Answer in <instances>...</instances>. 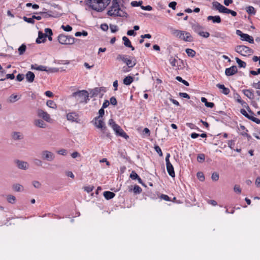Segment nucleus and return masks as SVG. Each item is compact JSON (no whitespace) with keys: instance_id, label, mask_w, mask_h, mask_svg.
<instances>
[{"instance_id":"nucleus-60","label":"nucleus","mask_w":260,"mask_h":260,"mask_svg":"<svg viewBox=\"0 0 260 260\" xmlns=\"http://www.w3.org/2000/svg\"><path fill=\"white\" fill-rule=\"evenodd\" d=\"M94 187L93 186H85L84 187V190L87 191L88 193L90 192L93 190Z\"/></svg>"},{"instance_id":"nucleus-43","label":"nucleus","mask_w":260,"mask_h":260,"mask_svg":"<svg viewBox=\"0 0 260 260\" xmlns=\"http://www.w3.org/2000/svg\"><path fill=\"white\" fill-rule=\"evenodd\" d=\"M133 191L136 194H140L142 191V188L138 185H135L133 188Z\"/></svg>"},{"instance_id":"nucleus-36","label":"nucleus","mask_w":260,"mask_h":260,"mask_svg":"<svg viewBox=\"0 0 260 260\" xmlns=\"http://www.w3.org/2000/svg\"><path fill=\"white\" fill-rule=\"evenodd\" d=\"M185 52L187 55L191 57H193L196 55V51L193 49L187 48L185 50Z\"/></svg>"},{"instance_id":"nucleus-44","label":"nucleus","mask_w":260,"mask_h":260,"mask_svg":"<svg viewBox=\"0 0 260 260\" xmlns=\"http://www.w3.org/2000/svg\"><path fill=\"white\" fill-rule=\"evenodd\" d=\"M176 79L179 82H180L181 83H182L183 84H184L185 85L187 86H188L189 85V83L185 81V80H183L181 77L180 76H177L176 77Z\"/></svg>"},{"instance_id":"nucleus-39","label":"nucleus","mask_w":260,"mask_h":260,"mask_svg":"<svg viewBox=\"0 0 260 260\" xmlns=\"http://www.w3.org/2000/svg\"><path fill=\"white\" fill-rule=\"evenodd\" d=\"M19 99L17 95L12 94L9 96V101L10 103H14Z\"/></svg>"},{"instance_id":"nucleus-23","label":"nucleus","mask_w":260,"mask_h":260,"mask_svg":"<svg viewBox=\"0 0 260 260\" xmlns=\"http://www.w3.org/2000/svg\"><path fill=\"white\" fill-rule=\"evenodd\" d=\"M102 132V134L101 135V137L102 139H104L106 137L110 138L111 135L110 133L108 132V129L106 126L104 127L103 128H101Z\"/></svg>"},{"instance_id":"nucleus-27","label":"nucleus","mask_w":260,"mask_h":260,"mask_svg":"<svg viewBox=\"0 0 260 260\" xmlns=\"http://www.w3.org/2000/svg\"><path fill=\"white\" fill-rule=\"evenodd\" d=\"M12 138L15 140H21L23 138V135L20 132H15L12 134Z\"/></svg>"},{"instance_id":"nucleus-59","label":"nucleus","mask_w":260,"mask_h":260,"mask_svg":"<svg viewBox=\"0 0 260 260\" xmlns=\"http://www.w3.org/2000/svg\"><path fill=\"white\" fill-rule=\"evenodd\" d=\"M32 185L36 188H39L41 186V184L38 181H34L32 182Z\"/></svg>"},{"instance_id":"nucleus-35","label":"nucleus","mask_w":260,"mask_h":260,"mask_svg":"<svg viewBox=\"0 0 260 260\" xmlns=\"http://www.w3.org/2000/svg\"><path fill=\"white\" fill-rule=\"evenodd\" d=\"M46 105L49 107L55 109L57 108V105L53 101L48 100L46 103Z\"/></svg>"},{"instance_id":"nucleus-4","label":"nucleus","mask_w":260,"mask_h":260,"mask_svg":"<svg viewBox=\"0 0 260 260\" xmlns=\"http://www.w3.org/2000/svg\"><path fill=\"white\" fill-rule=\"evenodd\" d=\"M212 9L215 10H217L219 13H226V14H231L233 16H237V12L229 9L222 5L218 2H213L212 3Z\"/></svg>"},{"instance_id":"nucleus-29","label":"nucleus","mask_w":260,"mask_h":260,"mask_svg":"<svg viewBox=\"0 0 260 260\" xmlns=\"http://www.w3.org/2000/svg\"><path fill=\"white\" fill-rule=\"evenodd\" d=\"M13 189L17 192H21L24 190V188L22 185L19 183L14 184L12 186Z\"/></svg>"},{"instance_id":"nucleus-18","label":"nucleus","mask_w":260,"mask_h":260,"mask_svg":"<svg viewBox=\"0 0 260 260\" xmlns=\"http://www.w3.org/2000/svg\"><path fill=\"white\" fill-rule=\"evenodd\" d=\"M94 120H95L94 124L96 127H98L99 128H103L104 127L106 126L103 120L102 119H100V118H99V117H95L94 118Z\"/></svg>"},{"instance_id":"nucleus-40","label":"nucleus","mask_w":260,"mask_h":260,"mask_svg":"<svg viewBox=\"0 0 260 260\" xmlns=\"http://www.w3.org/2000/svg\"><path fill=\"white\" fill-rule=\"evenodd\" d=\"M26 49V45L22 44L18 48V51L20 55H22L25 51Z\"/></svg>"},{"instance_id":"nucleus-8","label":"nucleus","mask_w":260,"mask_h":260,"mask_svg":"<svg viewBox=\"0 0 260 260\" xmlns=\"http://www.w3.org/2000/svg\"><path fill=\"white\" fill-rule=\"evenodd\" d=\"M236 52L243 56L250 55L253 53V50L244 45H238L235 48Z\"/></svg>"},{"instance_id":"nucleus-16","label":"nucleus","mask_w":260,"mask_h":260,"mask_svg":"<svg viewBox=\"0 0 260 260\" xmlns=\"http://www.w3.org/2000/svg\"><path fill=\"white\" fill-rule=\"evenodd\" d=\"M47 35L43 33L42 31H39L38 37L36 39V43L37 44H40L41 43H44L46 41V38Z\"/></svg>"},{"instance_id":"nucleus-63","label":"nucleus","mask_w":260,"mask_h":260,"mask_svg":"<svg viewBox=\"0 0 260 260\" xmlns=\"http://www.w3.org/2000/svg\"><path fill=\"white\" fill-rule=\"evenodd\" d=\"M249 73L252 75H257L260 74V68L258 69L257 71L251 70L249 72Z\"/></svg>"},{"instance_id":"nucleus-46","label":"nucleus","mask_w":260,"mask_h":260,"mask_svg":"<svg viewBox=\"0 0 260 260\" xmlns=\"http://www.w3.org/2000/svg\"><path fill=\"white\" fill-rule=\"evenodd\" d=\"M130 178H132L133 180H136L137 179L139 176L136 173L135 171H133L131 174H130Z\"/></svg>"},{"instance_id":"nucleus-22","label":"nucleus","mask_w":260,"mask_h":260,"mask_svg":"<svg viewBox=\"0 0 260 260\" xmlns=\"http://www.w3.org/2000/svg\"><path fill=\"white\" fill-rule=\"evenodd\" d=\"M166 166L167 170L169 175L171 176L172 177H174L175 176V174L174 170V167L172 164H167Z\"/></svg>"},{"instance_id":"nucleus-19","label":"nucleus","mask_w":260,"mask_h":260,"mask_svg":"<svg viewBox=\"0 0 260 260\" xmlns=\"http://www.w3.org/2000/svg\"><path fill=\"white\" fill-rule=\"evenodd\" d=\"M208 21L211 20L214 23H219L221 22V18L219 16H209L207 17Z\"/></svg>"},{"instance_id":"nucleus-34","label":"nucleus","mask_w":260,"mask_h":260,"mask_svg":"<svg viewBox=\"0 0 260 260\" xmlns=\"http://www.w3.org/2000/svg\"><path fill=\"white\" fill-rule=\"evenodd\" d=\"M246 12L249 15H255L256 11L254 8L252 6H248L246 8Z\"/></svg>"},{"instance_id":"nucleus-15","label":"nucleus","mask_w":260,"mask_h":260,"mask_svg":"<svg viewBox=\"0 0 260 260\" xmlns=\"http://www.w3.org/2000/svg\"><path fill=\"white\" fill-rule=\"evenodd\" d=\"M190 24L192 29L198 35L200 34L203 29V27L196 22L190 23Z\"/></svg>"},{"instance_id":"nucleus-2","label":"nucleus","mask_w":260,"mask_h":260,"mask_svg":"<svg viewBox=\"0 0 260 260\" xmlns=\"http://www.w3.org/2000/svg\"><path fill=\"white\" fill-rule=\"evenodd\" d=\"M121 0H113L112 6L107 12V15L114 17H127V14L120 8V3Z\"/></svg>"},{"instance_id":"nucleus-52","label":"nucleus","mask_w":260,"mask_h":260,"mask_svg":"<svg viewBox=\"0 0 260 260\" xmlns=\"http://www.w3.org/2000/svg\"><path fill=\"white\" fill-rule=\"evenodd\" d=\"M110 28L111 29V32L113 33L116 32L118 30V27L116 25L111 24L110 25Z\"/></svg>"},{"instance_id":"nucleus-47","label":"nucleus","mask_w":260,"mask_h":260,"mask_svg":"<svg viewBox=\"0 0 260 260\" xmlns=\"http://www.w3.org/2000/svg\"><path fill=\"white\" fill-rule=\"evenodd\" d=\"M211 178L213 181H217L219 179V174L217 172H214L212 174Z\"/></svg>"},{"instance_id":"nucleus-25","label":"nucleus","mask_w":260,"mask_h":260,"mask_svg":"<svg viewBox=\"0 0 260 260\" xmlns=\"http://www.w3.org/2000/svg\"><path fill=\"white\" fill-rule=\"evenodd\" d=\"M34 124L39 127L45 128L46 126V124L41 119H37L34 121Z\"/></svg>"},{"instance_id":"nucleus-45","label":"nucleus","mask_w":260,"mask_h":260,"mask_svg":"<svg viewBox=\"0 0 260 260\" xmlns=\"http://www.w3.org/2000/svg\"><path fill=\"white\" fill-rule=\"evenodd\" d=\"M34 164L38 167H41L43 164V161L38 158H34L33 160Z\"/></svg>"},{"instance_id":"nucleus-55","label":"nucleus","mask_w":260,"mask_h":260,"mask_svg":"<svg viewBox=\"0 0 260 260\" xmlns=\"http://www.w3.org/2000/svg\"><path fill=\"white\" fill-rule=\"evenodd\" d=\"M197 176L200 181H203L204 180L205 177L204 174L202 172H198L197 174Z\"/></svg>"},{"instance_id":"nucleus-57","label":"nucleus","mask_w":260,"mask_h":260,"mask_svg":"<svg viewBox=\"0 0 260 260\" xmlns=\"http://www.w3.org/2000/svg\"><path fill=\"white\" fill-rule=\"evenodd\" d=\"M234 190L235 192L237 193H241V189L240 187V186L238 185H235L234 187Z\"/></svg>"},{"instance_id":"nucleus-9","label":"nucleus","mask_w":260,"mask_h":260,"mask_svg":"<svg viewBox=\"0 0 260 260\" xmlns=\"http://www.w3.org/2000/svg\"><path fill=\"white\" fill-rule=\"evenodd\" d=\"M41 158L44 160L52 161L54 160L55 155L52 152L48 150H43L41 152Z\"/></svg>"},{"instance_id":"nucleus-13","label":"nucleus","mask_w":260,"mask_h":260,"mask_svg":"<svg viewBox=\"0 0 260 260\" xmlns=\"http://www.w3.org/2000/svg\"><path fill=\"white\" fill-rule=\"evenodd\" d=\"M16 166L19 169L26 170L29 168V164L27 162L17 159L15 161Z\"/></svg>"},{"instance_id":"nucleus-32","label":"nucleus","mask_w":260,"mask_h":260,"mask_svg":"<svg viewBox=\"0 0 260 260\" xmlns=\"http://www.w3.org/2000/svg\"><path fill=\"white\" fill-rule=\"evenodd\" d=\"M134 80L133 77L128 76L123 79V83L126 85H130Z\"/></svg>"},{"instance_id":"nucleus-61","label":"nucleus","mask_w":260,"mask_h":260,"mask_svg":"<svg viewBox=\"0 0 260 260\" xmlns=\"http://www.w3.org/2000/svg\"><path fill=\"white\" fill-rule=\"evenodd\" d=\"M24 75L23 74H19L16 76V80L19 82L22 81L24 79Z\"/></svg>"},{"instance_id":"nucleus-31","label":"nucleus","mask_w":260,"mask_h":260,"mask_svg":"<svg viewBox=\"0 0 260 260\" xmlns=\"http://www.w3.org/2000/svg\"><path fill=\"white\" fill-rule=\"evenodd\" d=\"M99 87H95L90 91V98L96 96L100 93Z\"/></svg>"},{"instance_id":"nucleus-50","label":"nucleus","mask_w":260,"mask_h":260,"mask_svg":"<svg viewBox=\"0 0 260 260\" xmlns=\"http://www.w3.org/2000/svg\"><path fill=\"white\" fill-rule=\"evenodd\" d=\"M205 160V155L204 154H200L198 155L197 160L199 162H203Z\"/></svg>"},{"instance_id":"nucleus-64","label":"nucleus","mask_w":260,"mask_h":260,"mask_svg":"<svg viewBox=\"0 0 260 260\" xmlns=\"http://www.w3.org/2000/svg\"><path fill=\"white\" fill-rule=\"evenodd\" d=\"M252 87L254 88L255 89H260V81H259L257 83H253L252 84Z\"/></svg>"},{"instance_id":"nucleus-1","label":"nucleus","mask_w":260,"mask_h":260,"mask_svg":"<svg viewBox=\"0 0 260 260\" xmlns=\"http://www.w3.org/2000/svg\"><path fill=\"white\" fill-rule=\"evenodd\" d=\"M111 0H86L85 5L98 12L103 11Z\"/></svg>"},{"instance_id":"nucleus-28","label":"nucleus","mask_w":260,"mask_h":260,"mask_svg":"<svg viewBox=\"0 0 260 260\" xmlns=\"http://www.w3.org/2000/svg\"><path fill=\"white\" fill-rule=\"evenodd\" d=\"M103 195L106 199L110 200L115 197V194L111 191H106L104 192Z\"/></svg>"},{"instance_id":"nucleus-6","label":"nucleus","mask_w":260,"mask_h":260,"mask_svg":"<svg viewBox=\"0 0 260 260\" xmlns=\"http://www.w3.org/2000/svg\"><path fill=\"white\" fill-rule=\"evenodd\" d=\"M117 59L122 60L125 63L129 68H133L137 63L136 59L134 57H129L126 55L119 54L117 57Z\"/></svg>"},{"instance_id":"nucleus-14","label":"nucleus","mask_w":260,"mask_h":260,"mask_svg":"<svg viewBox=\"0 0 260 260\" xmlns=\"http://www.w3.org/2000/svg\"><path fill=\"white\" fill-rule=\"evenodd\" d=\"M238 70L236 66H233L230 68H226L225 71V74L226 76H232L237 73Z\"/></svg>"},{"instance_id":"nucleus-26","label":"nucleus","mask_w":260,"mask_h":260,"mask_svg":"<svg viewBox=\"0 0 260 260\" xmlns=\"http://www.w3.org/2000/svg\"><path fill=\"white\" fill-rule=\"evenodd\" d=\"M31 69L32 70H36L41 71H47V67L43 66H38L37 64H32L31 66Z\"/></svg>"},{"instance_id":"nucleus-24","label":"nucleus","mask_w":260,"mask_h":260,"mask_svg":"<svg viewBox=\"0 0 260 260\" xmlns=\"http://www.w3.org/2000/svg\"><path fill=\"white\" fill-rule=\"evenodd\" d=\"M216 86L218 88L222 89L221 92L223 94L228 95L230 93V89L228 88L225 87L223 84H217Z\"/></svg>"},{"instance_id":"nucleus-10","label":"nucleus","mask_w":260,"mask_h":260,"mask_svg":"<svg viewBox=\"0 0 260 260\" xmlns=\"http://www.w3.org/2000/svg\"><path fill=\"white\" fill-rule=\"evenodd\" d=\"M236 34L240 37V39L243 41H247L250 43H254V39L252 37L247 34H244L240 30H236Z\"/></svg>"},{"instance_id":"nucleus-7","label":"nucleus","mask_w":260,"mask_h":260,"mask_svg":"<svg viewBox=\"0 0 260 260\" xmlns=\"http://www.w3.org/2000/svg\"><path fill=\"white\" fill-rule=\"evenodd\" d=\"M57 40L59 43L63 45H72L75 43L76 39L70 36H66L64 34H60ZM77 40V39H76Z\"/></svg>"},{"instance_id":"nucleus-42","label":"nucleus","mask_w":260,"mask_h":260,"mask_svg":"<svg viewBox=\"0 0 260 260\" xmlns=\"http://www.w3.org/2000/svg\"><path fill=\"white\" fill-rule=\"evenodd\" d=\"M169 62H170V63L171 64V65L172 66V67H176V63L177 62V59L175 58V57H173V56H171L170 58H169Z\"/></svg>"},{"instance_id":"nucleus-53","label":"nucleus","mask_w":260,"mask_h":260,"mask_svg":"<svg viewBox=\"0 0 260 260\" xmlns=\"http://www.w3.org/2000/svg\"><path fill=\"white\" fill-rule=\"evenodd\" d=\"M143 3L142 1H139L138 2L137 1H133L131 3V5L133 7H137V6H142L141 5Z\"/></svg>"},{"instance_id":"nucleus-21","label":"nucleus","mask_w":260,"mask_h":260,"mask_svg":"<svg viewBox=\"0 0 260 260\" xmlns=\"http://www.w3.org/2000/svg\"><path fill=\"white\" fill-rule=\"evenodd\" d=\"M122 40L125 47L131 48V50L133 51L135 50V48L132 45L131 42L128 38L124 36L122 37Z\"/></svg>"},{"instance_id":"nucleus-58","label":"nucleus","mask_w":260,"mask_h":260,"mask_svg":"<svg viewBox=\"0 0 260 260\" xmlns=\"http://www.w3.org/2000/svg\"><path fill=\"white\" fill-rule=\"evenodd\" d=\"M249 119L255 122L257 124L260 123V119L256 117H254V115H251Z\"/></svg>"},{"instance_id":"nucleus-56","label":"nucleus","mask_w":260,"mask_h":260,"mask_svg":"<svg viewBox=\"0 0 260 260\" xmlns=\"http://www.w3.org/2000/svg\"><path fill=\"white\" fill-rule=\"evenodd\" d=\"M199 35L205 38H207L210 36V34L208 32H207V31L205 32V31H203V30H202L201 32Z\"/></svg>"},{"instance_id":"nucleus-12","label":"nucleus","mask_w":260,"mask_h":260,"mask_svg":"<svg viewBox=\"0 0 260 260\" xmlns=\"http://www.w3.org/2000/svg\"><path fill=\"white\" fill-rule=\"evenodd\" d=\"M37 115L42 118H43L44 120L49 122L50 121V116L49 114H48L46 112L44 111L42 109H39L37 111Z\"/></svg>"},{"instance_id":"nucleus-17","label":"nucleus","mask_w":260,"mask_h":260,"mask_svg":"<svg viewBox=\"0 0 260 260\" xmlns=\"http://www.w3.org/2000/svg\"><path fill=\"white\" fill-rule=\"evenodd\" d=\"M67 119L72 122H78L77 120L78 119V115L75 113H70L67 115Z\"/></svg>"},{"instance_id":"nucleus-41","label":"nucleus","mask_w":260,"mask_h":260,"mask_svg":"<svg viewBox=\"0 0 260 260\" xmlns=\"http://www.w3.org/2000/svg\"><path fill=\"white\" fill-rule=\"evenodd\" d=\"M51 13V11H49V12H40V14L43 17H45V18L53 17V16L52 15V14Z\"/></svg>"},{"instance_id":"nucleus-37","label":"nucleus","mask_w":260,"mask_h":260,"mask_svg":"<svg viewBox=\"0 0 260 260\" xmlns=\"http://www.w3.org/2000/svg\"><path fill=\"white\" fill-rule=\"evenodd\" d=\"M235 59L240 68H245L246 67V63L245 62L242 61V60L239 59L238 57H236Z\"/></svg>"},{"instance_id":"nucleus-48","label":"nucleus","mask_w":260,"mask_h":260,"mask_svg":"<svg viewBox=\"0 0 260 260\" xmlns=\"http://www.w3.org/2000/svg\"><path fill=\"white\" fill-rule=\"evenodd\" d=\"M61 28L66 31H71L72 30V27L69 25H61Z\"/></svg>"},{"instance_id":"nucleus-5","label":"nucleus","mask_w":260,"mask_h":260,"mask_svg":"<svg viewBox=\"0 0 260 260\" xmlns=\"http://www.w3.org/2000/svg\"><path fill=\"white\" fill-rule=\"evenodd\" d=\"M72 96L77 98V101H78L80 103H84L86 104L88 101H89V93L85 90H79L73 93Z\"/></svg>"},{"instance_id":"nucleus-62","label":"nucleus","mask_w":260,"mask_h":260,"mask_svg":"<svg viewBox=\"0 0 260 260\" xmlns=\"http://www.w3.org/2000/svg\"><path fill=\"white\" fill-rule=\"evenodd\" d=\"M110 102L111 104H112L113 106H115L117 104V100H116V98L114 96H112L110 98Z\"/></svg>"},{"instance_id":"nucleus-51","label":"nucleus","mask_w":260,"mask_h":260,"mask_svg":"<svg viewBox=\"0 0 260 260\" xmlns=\"http://www.w3.org/2000/svg\"><path fill=\"white\" fill-rule=\"evenodd\" d=\"M154 149L160 156H162L163 154H162L161 150L160 148L158 145H155Z\"/></svg>"},{"instance_id":"nucleus-38","label":"nucleus","mask_w":260,"mask_h":260,"mask_svg":"<svg viewBox=\"0 0 260 260\" xmlns=\"http://www.w3.org/2000/svg\"><path fill=\"white\" fill-rule=\"evenodd\" d=\"M184 68V62L183 60L181 59H179V62H177V64L176 66V70H181Z\"/></svg>"},{"instance_id":"nucleus-33","label":"nucleus","mask_w":260,"mask_h":260,"mask_svg":"<svg viewBox=\"0 0 260 260\" xmlns=\"http://www.w3.org/2000/svg\"><path fill=\"white\" fill-rule=\"evenodd\" d=\"M7 200L9 203L14 204L16 203V199L13 195L9 194L7 196Z\"/></svg>"},{"instance_id":"nucleus-49","label":"nucleus","mask_w":260,"mask_h":260,"mask_svg":"<svg viewBox=\"0 0 260 260\" xmlns=\"http://www.w3.org/2000/svg\"><path fill=\"white\" fill-rule=\"evenodd\" d=\"M241 113L244 115L245 117H246L247 118L249 119L250 118L251 116L250 115L248 114L246 111L244 109H241L240 110Z\"/></svg>"},{"instance_id":"nucleus-3","label":"nucleus","mask_w":260,"mask_h":260,"mask_svg":"<svg viewBox=\"0 0 260 260\" xmlns=\"http://www.w3.org/2000/svg\"><path fill=\"white\" fill-rule=\"evenodd\" d=\"M172 34L175 37L185 42H192L193 38L189 32L185 31L174 29Z\"/></svg>"},{"instance_id":"nucleus-11","label":"nucleus","mask_w":260,"mask_h":260,"mask_svg":"<svg viewBox=\"0 0 260 260\" xmlns=\"http://www.w3.org/2000/svg\"><path fill=\"white\" fill-rule=\"evenodd\" d=\"M113 129L114 130L117 136H120L126 139L128 138V135L118 125H115L114 127H113Z\"/></svg>"},{"instance_id":"nucleus-54","label":"nucleus","mask_w":260,"mask_h":260,"mask_svg":"<svg viewBox=\"0 0 260 260\" xmlns=\"http://www.w3.org/2000/svg\"><path fill=\"white\" fill-rule=\"evenodd\" d=\"M23 19L25 21L29 23L34 24L35 23V20L33 19L32 17L31 18H27L24 16L23 17Z\"/></svg>"},{"instance_id":"nucleus-30","label":"nucleus","mask_w":260,"mask_h":260,"mask_svg":"<svg viewBox=\"0 0 260 260\" xmlns=\"http://www.w3.org/2000/svg\"><path fill=\"white\" fill-rule=\"evenodd\" d=\"M243 93L245 96H246L249 99H252L253 98L254 94L252 92V90L251 89H244L243 90Z\"/></svg>"},{"instance_id":"nucleus-20","label":"nucleus","mask_w":260,"mask_h":260,"mask_svg":"<svg viewBox=\"0 0 260 260\" xmlns=\"http://www.w3.org/2000/svg\"><path fill=\"white\" fill-rule=\"evenodd\" d=\"M26 81L29 83H32L34 82L35 75L34 73L31 71H28L25 75Z\"/></svg>"}]
</instances>
